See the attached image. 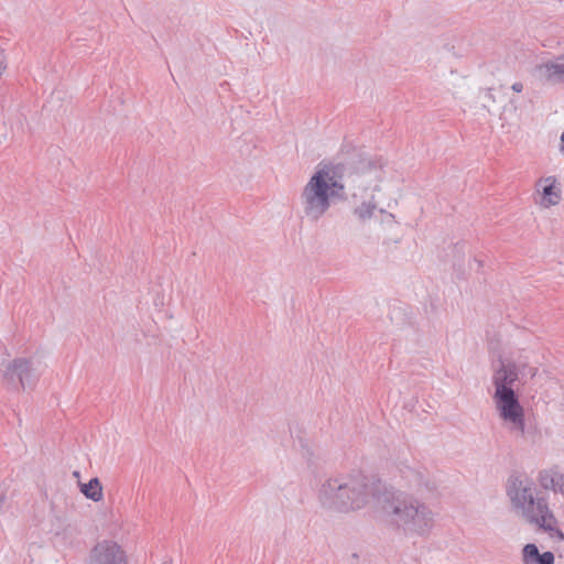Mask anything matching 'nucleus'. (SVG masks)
I'll list each match as a JSON object with an SVG mask.
<instances>
[{
  "label": "nucleus",
  "mask_w": 564,
  "mask_h": 564,
  "mask_svg": "<svg viewBox=\"0 0 564 564\" xmlns=\"http://www.w3.org/2000/svg\"><path fill=\"white\" fill-rule=\"evenodd\" d=\"M400 477L405 490L386 496L381 507L384 520L405 534L424 535L434 527L436 512L430 500L437 484L426 469L410 465L400 467Z\"/></svg>",
  "instance_id": "1"
},
{
  "label": "nucleus",
  "mask_w": 564,
  "mask_h": 564,
  "mask_svg": "<svg viewBox=\"0 0 564 564\" xmlns=\"http://www.w3.org/2000/svg\"><path fill=\"white\" fill-rule=\"evenodd\" d=\"M538 371L531 352L524 349L508 357H499L491 365L492 402L499 419L516 437L524 438L527 435L524 409L516 389L527 384Z\"/></svg>",
  "instance_id": "2"
},
{
  "label": "nucleus",
  "mask_w": 564,
  "mask_h": 564,
  "mask_svg": "<svg viewBox=\"0 0 564 564\" xmlns=\"http://www.w3.org/2000/svg\"><path fill=\"white\" fill-rule=\"evenodd\" d=\"M506 494L510 508L518 518L546 532L552 540L564 541V532L557 527L549 496L536 479L525 474H513L507 480Z\"/></svg>",
  "instance_id": "3"
},
{
  "label": "nucleus",
  "mask_w": 564,
  "mask_h": 564,
  "mask_svg": "<svg viewBox=\"0 0 564 564\" xmlns=\"http://www.w3.org/2000/svg\"><path fill=\"white\" fill-rule=\"evenodd\" d=\"M345 166L343 164H319L302 188L300 204L304 217L318 221L330 207L346 199Z\"/></svg>",
  "instance_id": "4"
},
{
  "label": "nucleus",
  "mask_w": 564,
  "mask_h": 564,
  "mask_svg": "<svg viewBox=\"0 0 564 564\" xmlns=\"http://www.w3.org/2000/svg\"><path fill=\"white\" fill-rule=\"evenodd\" d=\"M373 496V486L359 474L328 477L317 491V500L323 509L344 513L365 508Z\"/></svg>",
  "instance_id": "5"
},
{
  "label": "nucleus",
  "mask_w": 564,
  "mask_h": 564,
  "mask_svg": "<svg viewBox=\"0 0 564 564\" xmlns=\"http://www.w3.org/2000/svg\"><path fill=\"white\" fill-rule=\"evenodd\" d=\"M2 378L9 383H19L22 389L33 387L39 378L33 359L15 358L0 366Z\"/></svg>",
  "instance_id": "6"
},
{
  "label": "nucleus",
  "mask_w": 564,
  "mask_h": 564,
  "mask_svg": "<svg viewBox=\"0 0 564 564\" xmlns=\"http://www.w3.org/2000/svg\"><path fill=\"white\" fill-rule=\"evenodd\" d=\"M89 564H128V558L117 542L104 540L91 550Z\"/></svg>",
  "instance_id": "7"
},
{
  "label": "nucleus",
  "mask_w": 564,
  "mask_h": 564,
  "mask_svg": "<svg viewBox=\"0 0 564 564\" xmlns=\"http://www.w3.org/2000/svg\"><path fill=\"white\" fill-rule=\"evenodd\" d=\"M535 76L551 84L564 82V56L558 57L554 62H546L535 66Z\"/></svg>",
  "instance_id": "8"
},
{
  "label": "nucleus",
  "mask_w": 564,
  "mask_h": 564,
  "mask_svg": "<svg viewBox=\"0 0 564 564\" xmlns=\"http://www.w3.org/2000/svg\"><path fill=\"white\" fill-rule=\"evenodd\" d=\"M536 481L541 489L564 495V474L555 468L541 469L536 474Z\"/></svg>",
  "instance_id": "9"
},
{
  "label": "nucleus",
  "mask_w": 564,
  "mask_h": 564,
  "mask_svg": "<svg viewBox=\"0 0 564 564\" xmlns=\"http://www.w3.org/2000/svg\"><path fill=\"white\" fill-rule=\"evenodd\" d=\"M536 189L542 194L541 205L543 207L549 208L560 203L561 191L556 188V178L554 176L540 178L536 182Z\"/></svg>",
  "instance_id": "10"
},
{
  "label": "nucleus",
  "mask_w": 564,
  "mask_h": 564,
  "mask_svg": "<svg viewBox=\"0 0 564 564\" xmlns=\"http://www.w3.org/2000/svg\"><path fill=\"white\" fill-rule=\"evenodd\" d=\"M522 564H554V554L550 551L540 553L534 543H528L521 552Z\"/></svg>",
  "instance_id": "11"
},
{
  "label": "nucleus",
  "mask_w": 564,
  "mask_h": 564,
  "mask_svg": "<svg viewBox=\"0 0 564 564\" xmlns=\"http://www.w3.org/2000/svg\"><path fill=\"white\" fill-rule=\"evenodd\" d=\"M379 209L375 195L371 194L369 199L361 202L354 208L352 214L360 223L364 224L373 218Z\"/></svg>",
  "instance_id": "12"
},
{
  "label": "nucleus",
  "mask_w": 564,
  "mask_h": 564,
  "mask_svg": "<svg viewBox=\"0 0 564 564\" xmlns=\"http://www.w3.org/2000/svg\"><path fill=\"white\" fill-rule=\"evenodd\" d=\"M80 491L86 498L95 502L102 499V486L98 478H93L87 484H82Z\"/></svg>",
  "instance_id": "13"
},
{
  "label": "nucleus",
  "mask_w": 564,
  "mask_h": 564,
  "mask_svg": "<svg viewBox=\"0 0 564 564\" xmlns=\"http://www.w3.org/2000/svg\"><path fill=\"white\" fill-rule=\"evenodd\" d=\"M370 176L365 173H356L354 175L349 176V186L352 189L351 196L358 197L359 194L361 195V192L367 191Z\"/></svg>",
  "instance_id": "14"
},
{
  "label": "nucleus",
  "mask_w": 564,
  "mask_h": 564,
  "mask_svg": "<svg viewBox=\"0 0 564 564\" xmlns=\"http://www.w3.org/2000/svg\"><path fill=\"white\" fill-rule=\"evenodd\" d=\"M379 215H380V221L382 224H388V225H392L394 223V215L387 212L386 209L383 208H380L378 210Z\"/></svg>",
  "instance_id": "15"
},
{
  "label": "nucleus",
  "mask_w": 564,
  "mask_h": 564,
  "mask_svg": "<svg viewBox=\"0 0 564 564\" xmlns=\"http://www.w3.org/2000/svg\"><path fill=\"white\" fill-rule=\"evenodd\" d=\"M511 89L514 93H521L523 90V85L520 82L513 83L512 86H511Z\"/></svg>",
  "instance_id": "16"
},
{
  "label": "nucleus",
  "mask_w": 564,
  "mask_h": 564,
  "mask_svg": "<svg viewBox=\"0 0 564 564\" xmlns=\"http://www.w3.org/2000/svg\"><path fill=\"white\" fill-rule=\"evenodd\" d=\"M561 151H562V153H564V130H563V133L561 135Z\"/></svg>",
  "instance_id": "17"
},
{
  "label": "nucleus",
  "mask_w": 564,
  "mask_h": 564,
  "mask_svg": "<svg viewBox=\"0 0 564 564\" xmlns=\"http://www.w3.org/2000/svg\"><path fill=\"white\" fill-rule=\"evenodd\" d=\"M3 140H4V135L0 134V144L3 142Z\"/></svg>",
  "instance_id": "18"
},
{
  "label": "nucleus",
  "mask_w": 564,
  "mask_h": 564,
  "mask_svg": "<svg viewBox=\"0 0 564 564\" xmlns=\"http://www.w3.org/2000/svg\"><path fill=\"white\" fill-rule=\"evenodd\" d=\"M162 564H172L171 560L164 561Z\"/></svg>",
  "instance_id": "19"
},
{
  "label": "nucleus",
  "mask_w": 564,
  "mask_h": 564,
  "mask_svg": "<svg viewBox=\"0 0 564 564\" xmlns=\"http://www.w3.org/2000/svg\"><path fill=\"white\" fill-rule=\"evenodd\" d=\"M74 476H75V477H78V476H79V473H78V471H74Z\"/></svg>",
  "instance_id": "20"
}]
</instances>
